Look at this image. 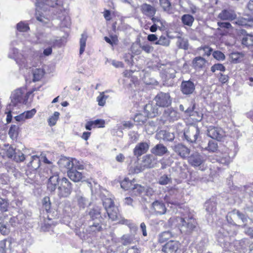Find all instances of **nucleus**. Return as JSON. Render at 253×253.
Wrapping results in <instances>:
<instances>
[{
    "label": "nucleus",
    "mask_w": 253,
    "mask_h": 253,
    "mask_svg": "<svg viewBox=\"0 0 253 253\" xmlns=\"http://www.w3.org/2000/svg\"><path fill=\"white\" fill-rule=\"evenodd\" d=\"M33 91H28L25 95L21 89L15 90L11 95V102L8 104V107L10 109H14L19 103H26L28 100V97L32 93Z\"/></svg>",
    "instance_id": "nucleus-6"
},
{
    "label": "nucleus",
    "mask_w": 253,
    "mask_h": 253,
    "mask_svg": "<svg viewBox=\"0 0 253 253\" xmlns=\"http://www.w3.org/2000/svg\"><path fill=\"white\" fill-rule=\"evenodd\" d=\"M173 151L182 159H185L189 156L190 150L182 143H177L171 146Z\"/></svg>",
    "instance_id": "nucleus-15"
},
{
    "label": "nucleus",
    "mask_w": 253,
    "mask_h": 253,
    "mask_svg": "<svg viewBox=\"0 0 253 253\" xmlns=\"http://www.w3.org/2000/svg\"><path fill=\"white\" fill-rule=\"evenodd\" d=\"M152 192L153 191L151 189H148L146 191V189L144 186L138 184H134L131 189V194L134 196H140L145 192L148 194Z\"/></svg>",
    "instance_id": "nucleus-28"
},
{
    "label": "nucleus",
    "mask_w": 253,
    "mask_h": 253,
    "mask_svg": "<svg viewBox=\"0 0 253 253\" xmlns=\"http://www.w3.org/2000/svg\"><path fill=\"white\" fill-rule=\"evenodd\" d=\"M106 211L109 218L112 221H119V223L126 225H128L130 223L129 221L126 219H122L120 220V214L119 212V209L116 206L108 209Z\"/></svg>",
    "instance_id": "nucleus-14"
},
{
    "label": "nucleus",
    "mask_w": 253,
    "mask_h": 253,
    "mask_svg": "<svg viewBox=\"0 0 253 253\" xmlns=\"http://www.w3.org/2000/svg\"><path fill=\"white\" fill-rule=\"evenodd\" d=\"M156 105L160 107H168L171 105L172 99L169 93L160 92L155 97Z\"/></svg>",
    "instance_id": "nucleus-11"
},
{
    "label": "nucleus",
    "mask_w": 253,
    "mask_h": 253,
    "mask_svg": "<svg viewBox=\"0 0 253 253\" xmlns=\"http://www.w3.org/2000/svg\"><path fill=\"white\" fill-rule=\"evenodd\" d=\"M103 205L104 207L105 211L108 209L115 207L113 200L111 198H106L102 200Z\"/></svg>",
    "instance_id": "nucleus-49"
},
{
    "label": "nucleus",
    "mask_w": 253,
    "mask_h": 253,
    "mask_svg": "<svg viewBox=\"0 0 253 253\" xmlns=\"http://www.w3.org/2000/svg\"><path fill=\"white\" fill-rule=\"evenodd\" d=\"M59 115L60 114L58 112H55L53 115L49 118L48 122L50 126H53L56 124Z\"/></svg>",
    "instance_id": "nucleus-57"
},
{
    "label": "nucleus",
    "mask_w": 253,
    "mask_h": 253,
    "mask_svg": "<svg viewBox=\"0 0 253 253\" xmlns=\"http://www.w3.org/2000/svg\"><path fill=\"white\" fill-rule=\"evenodd\" d=\"M17 30L21 32H27L29 30V27L26 23L21 21L16 25Z\"/></svg>",
    "instance_id": "nucleus-55"
},
{
    "label": "nucleus",
    "mask_w": 253,
    "mask_h": 253,
    "mask_svg": "<svg viewBox=\"0 0 253 253\" xmlns=\"http://www.w3.org/2000/svg\"><path fill=\"white\" fill-rule=\"evenodd\" d=\"M12 159L16 162H22L25 160V157L23 153L18 150L16 151L15 154H14Z\"/></svg>",
    "instance_id": "nucleus-56"
},
{
    "label": "nucleus",
    "mask_w": 253,
    "mask_h": 253,
    "mask_svg": "<svg viewBox=\"0 0 253 253\" xmlns=\"http://www.w3.org/2000/svg\"><path fill=\"white\" fill-rule=\"evenodd\" d=\"M141 163L144 169L153 168L157 163V159L152 155H147L142 158Z\"/></svg>",
    "instance_id": "nucleus-25"
},
{
    "label": "nucleus",
    "mask_w": 253,
    "mask_h": 253,
    "mask_svg": "<svg viewBox=\"0 0 253 253\" xmlns=\"http://www.w3.org/2000/svg\"><path fill=\"white\" fill-rule=\"evenodd\" d=\"M149 148V145L146 142L138 143L133 149L134 155L137 157H140L146 153Z\"/></svg>",
    "instance_id": "nucleus-22"
},
{
    "label": "nucleus",
    "mask_w": 253,
    "mask_h": 253,
    "mask_svg": "<svg viewBox=\"0 0 253 253\" xmlns=\"http://www.w3.org/2000/svg\"><path fill=\"white\" fill-rule=\"evenodd\" d=\"M142 13L148 17L154 16L156 10L154 7L147 3L143 4L140 7Z\"/></svg>",
    "instance_id": "nucleus-31"
},
{
    "label": "nucleus",
    "mask_w": 253,
    "mask_h": 253,
    "mask_svg": "<svg viewBox=\"0 0 253 253\" xmlns=\"http://www.w3.org/2000/svg\"><path fill=\"white\" fill-rule=\"evenodd\" d=\"M86 230V232L88 233V234L91 235H93L94 234L101 231V230L94 226L93 224H88V226L87 227Z\"/></svg>",
    "instance_id": "nucleus-64"
},
{
    "label": "nucleus",
    "mask_w": 253,
    "mask_h": 253,
    "mask_svg": "<svg viewBox=\"0 0 253 253\" xmlns=\"http://www.w3.org/2000/svg\"><path fill=\"white\" fill-rule=\"evenodd\" d=\"M180 246L179 242L170 240L163 246L162 251L164 253H176Z\"/></svg>",
    "instance_id": "nucleus-17"
},
{
    "label": "nucleus",
    "mask_w": 253,
    "mask_h": 253,
    "mask_svg": "<svg viewBox=\"0 0 253 253\" xmlns=\"http://www.w3.org/2000/svg\"><path fill=\"white\" fill-rule=\"evenodd\" d=\"M12 243V239L8 238L0 241V250L5 253L6 250L10 249L11 244Z\"/></svg>",
    "instance_id": "nucleus-41"
},
{
    "label": "nucleus",
    "mask_w": 253,
    "mask_h": 253,
    "mask_svg": "<svg viewBox=\"0 0 253 253\" xmlns=\"http://www.w3.org/2000/svg\"><path fill=\"white\" fill-rule=\"evenodd\" d=\"M171 181V178L168 175L164 174L161 176L159 179V183L161 185H167Z\"/></svg>",
    "instance_id": "nucleus-62"
},
{
    "label": "nucleus",
    "mask_w": 253,
    "mask_h": 253,
    "mask_svg": "<svg viewBox=\"0 0 253 253\" xmlns=\"http://www.w3.org/2000/svg\"><path fill=\"white\" fill-rule=\"evenodd\" d=\"M160 4L163 10L169 14L172 13V7L169 0H159Z\"/></svg>",
    "instance_id": "nucleus-38"
},
{
    "label": "nucleus",
    "mask_w": 253,
    "mask_h": 253,
    "mask_svg": "<svg viewBox=\"0 0 253 253\" xmlns=\"http://www.w3.org/2000/svg\"><path fill=\"white\" fill-rule=\"evenodd\" d=\"M148 118L145 114L138 113L135 115L133 120L135 122L138 123V125H142L146 122Z\"/></svg>",
    "instance_id": "nucleus-46"
},
{
    "label": "nucleus",
    "mask_w": 253,
    "mask_h": 253,
    "mask_svg": "<svg viewBox=\"0 0 253 253\" xmlns=\"http://www.w3.org/2000/svg\"><path fill=\"white\" fill-rule=\"evenodd\" d=\"M40 224L43 231H48L55 225L54 222L47 215L40 217Z\"/></svg>",
    "instance_id": "nucleus-21"
},
{
    "label": "nucleus",
    "mask_w": 253,
    "mask_h": 253,
    "mask_svg": "<svg viewBox=\"0 0 253 253\" xmlns=\"http://www.w3.org/2000/svg\"><path fill=\"white\" fill-rule=\"evenodd\" d=\"M218 17L222 20L232 21L236 18V14L233 10L224 9L218 14Z\"/></svg>",
    "instance_id": "nucleus-26"
},
{
    "label": "nucleus",
    "mask_w": 253,
    "mask_h": 253,
    "mask_svg": "<svg viewBox=\"0 0 253 253\" xmlns=\"http://www.w3.org/2000/svg\"><path fill=\"white\" fill-rule=\"evenodd\" d=\"M200 134V130L198 127L191 126L184 131L185 139L189 143H195Z\"/></svg>",
    "instance_id": "nucleus-13"
},
{
    "label": "nucleus",
    "mask_w": 253,
    "mask_h": 253,
    "mask_svg": "<svg viewBox=\"0 0 253 253\" xmlns=\"http://www.w3.org/2000/svg\"><path fill=\"white\" fill-rule=\"evenodd\" d=\"M75 202L80 209H84L90 205V202L81 192L77 193L75 197Z\"/></svg>",
    "instance_id": "nucleus-20"
},
{
    "label": "nucleus",
    "mask_w": 253,
    "mask_h": 253,
    "mask_svg": "<svg viewBox=\"0 0 253 253\" xmlns=\"http://www.w3.org/2000/svg\"><path fill=\"white\" fill-rule=\"evenodd\" d=\"M179 48L187 50L188 48V42L187 39L183 38H179L177 42Z\"/></svg>",
    "instance_id": "nucleus-50"
},
{
    "label": "nucleus",
    "mask_w": 253,
    "mask_h": 253,
    "mask_svg": "<svg viewBox=\"0 0 253 253\" xmlns=\"http://www.w3.org/2000/svg\"><path fill=\"white\" fill-rule=\"evenodd\" d=\"M58 164L61 169H66L68 170L74 168L79 169H83L84 166L77 160L63 157L58 161Z\"/></svg>",
    "instance_id": "nucleus-9"
},
{
    "label": "nucleus",
    "mask_w": 253,
    "mask_h": 253,
    "mask_svg": "<svg viewBox=\"0 0 253 253\" xmlns=\"http://www.w3.org/2000/svg\"><path fill=\"white\" fill-rule=\"evenodd\" d=\"M216 203L213 200L210 199L205 204L206 211L209 214H211L215 211L216 209Z\"/></svg>",
    "instance_id": "nucleus-37"
},
{
    "label": "nucleus",
    "mask_w": 253,
    "mask_h": 253,
    "mask_svg": "<svg viewBox=\"0 0 253 253\" xmlns=\"http://www.w3.org/2000/svg\"><path fill=\"white\" fill-rule=\"evenodd\" d=\"M235 23L239 26L252 27L253 26V17L238 18Z\"/></svg>",
    "instance_id": "nucleus-34"
},
{
    "label": "nucleus",
    "mask_w": 253,
    "mask_h": 253,
    "mask_svg": "<svg viewBox=\"0 0 253 253\" xmlns=\"http://www.w3.org/2000/svg\"><path fill=\"white\" fill-rule=\"evenodd\" d=\"M31 159V160L28 164V167L35 170L40 167L41 160L40 157L37 155H33Z\"/></svg>",
    "instance_id": "nucleus-35"
},
{
    "label": "nucleus",
    "mask_w": 253,
    "mask_h": 253,
    "mask_svg": "<svg viewBox=\"0 0 253 253\" xmlns=\"http://www.w3.org/2000/svg\"><path fill=\"white\" fill-rule=\"evenodd\" d=\"M151 152L155 155L162 156L168 152V150L163 144L159 143L152 148Z\"/></svg>",
    "instance_id": "nucleus-33"
},
{
    "label": "nucleus",
    "mask_w": 253,
    "mask_h": 253,
    "mask_svg": "<svg viewBox=\"0 0 253 253\" xmlns=\"http://www.w3.org/2000/svg\"><path fill=\"white\" fill-rule=\"evenodd\" d=\"M134 184V182L129 180L128 178H125L120 183L121 188L125 190H128L129 189L131 190L132 187H133Z\"/></svg>",
    "instance_id": "nucleus-45"
},
{
    "label": "nucleus",
    "mask_w": 253,
    "mask_h": 253,
    "mask_svg": "<svg viewBox=\"0 0 253 253\" xmlns=\"http://www.w3.org/2000/svg\"><path fill=\"white\" fill-rule=\"evenodd\" d=\"M244 57V54L242 52H235L231 53L229 57L231 61L233 63H237L241 62Z\"/></svg>",
    "instance_id": "nucleus-43"
},
{
    "label": "nucleus",
    "mask_w": 253,
    "mask_h": 253,
    "mask_svg": "<svg viewBox=\"0 0 253 253\" xmlns=\"http://www.w3.org/2000/svg\"><path fill=\"white\" fill-rule=\"evenodd\" d=\"M129 140L131 143L137 141L139 138V134L137 131H130L128 133Z\"/></svg>",
    "instance_id": "nucleus-52"
},
{
    "label": "nucleus",
    "mask_w": 253,
    "mask_h": 253,
    "mask_svg": "<svg viewBox=\"0 0 253 253\" xmlns=\"http://www.w3.org/2000/svg\"><path fill=\"white\" fill-rule=\"evenodd\" d=\"M87 36L86 34L83 33L82 34L81 38L80 39V54H82L85 50V47L86 46V42L87 40Z\"/></svg>",
    "instance_id": "nucleus-47"
},
{
    "label": "nucleus",
    "mask_w": 253,
    "mask_h": 253,
    "mask_svg": "<svg viewBox=\"0 0 253 253\" xmlns=\"http://www.w3.org/2000/svg\"><path fill=\"white\" fill-rule=\"evenodd\" d=\"M212 56L214 58L219 61H223L225 58V56L224 53L218 50L213 51L212 53Z\"/></svg>",
    "instance_id": "nucleus-61"
},
{
    "label": "nucleus",
    "mask_w": 253,
    "mask_h": 253,
    "mask_svg": "<svg viewBox=\"0 0 253 253\" xmlns=\"http://www.w3.org/2000/svg\"><path fill=\"white\" fill-rule=\"evenodd\" d=\"M37 53L33 48L25 47L20 54L17 49L11 48L8 57L14 59L26 80H32L35 82L40 81L45 73L42 69L34 68L33 61Z\"/></svg>",
    "instance_id": "nucleus-1"
},
{
    "label": "nucleus",
    "mask_w": 253,
    "mask_h": 253,
    "mask_svg": "<svg viewBox=\"0 0 253 253\" xmlns=\"http://www.w3.org/2000/svg\"><path fill=\"white\" fill-rule=\"evenodd\" d=\"M150 225L154 226L157 230L159 229V226H164L165 222L162 220L158 219H151L149 221Z\"/></svg>",
    "instance_id": "nucleus-53"
},
{
    "label": "nucleus",
    "mask_w": 253,
    "mask_h": 253,
    "mask_svg": "<svg viewBox=\"0 0 253 253\" xmlns=\"http://www.w3.org/2000/svg\"><path fill=\"white\" fill-rule=\"evenodd\" d=\"M144 168L141 163H135L134 165L131 166L129 168V172L130 173H138L142 171Z\"/></svg>",
    "instance_id": "nucleus-44"
},
{
    "label": "nucleus",
    "mask_w": 253,
    "mask_h": 253,
    "mask_svg": "<svg viewBox=\"0 0 253 253\" xmlns=\"http://www.w3.org/2000/svg\"><path fill=\"white\" fill-rule=\"evenodd\" d=\"M205 161V157L198 152L192 153L188 158V162L190 165L194 168L199 167V169L202 170L205 169L203 168Z\"/></svg>",
    "instance_id": "nucleus-12"
},
{
    "label": "nucleus",
    "mask_w": 253,
    "mask_h": 253,
    "mask_svg": "<svg viewBox=\"0 0 253 253\" xmlns=\"http://www.w3.org/2000/svg\"><path fill=\"white\" fill-rule=\"evenodd\" d=\"M49 36L45 33L42 32H38L36 34L37 40L34 41L37 43H47L50 45H54V41L49 39Z\"/></svg>",
    "instance_id": "nucleus-23"
},
{
    "label": "nucleus",
    "mask_w": 253,
    "mask_h": 253,
    "mask_svg": "<svg viewBox=\"0 0 253 253\" xmlns=\"http://www.w3.org/2000/svg\"><path fill=\"white\" fill-rule=\"evenodd\" d=\"M179 212L181 216L176 217L174 221L181 233H191L196 227V221L194 218V214L188 208L180 209Z\"/></svg>",
    "instance_id": "nucleus-3"
},
{
    "label": "nucleus",
    "mask_w": 253,
    "mask_h": 253,
    "mask_svg": "<svg viewBox=\"0 0 253 253\" xmlns=\"http://www.w3.org/2000/svg\"><path fill=\"white\" fill-rule=\"evenodd\" d=\"M55 166L48 168L51 175L47 184V189L50 192H54L57 189L58 196L61 197H67L72 191V183L66 177L59 178V172Z\"/></svg>",
    "instance_id": "nucleus-2"
},
{
    "label": "nucleus",
    "mask_w": 253,
    "mask_h": 253,
    "mask_svg": "<svg viewBox=\"0 0 253 253\" xmlns=\"http://www.w3.org/2000/svg\"><path fill=\"white\" fill-rule=\"evenodd\" d=\"M160 133L163 135V139L166 141H171L175 137L174 133L166 131H162Z\"/></svg>",
    "instance_id": "nucleus-54"
},
{
    "label": "nucleus",
    "mask_w": 253,
    "mask_h": 253,
    "mask_svg": "<svg viewBox=\"0 0 253 253\" xmlns=\"http://www.w3.org/2000/svg\"><path fill=\"white\" fill-rule=\"evenodd\" d=\"M206 63V60L201 56L196 57L192 61L193 66L196 69L202 68Z\"/></svg>",
    "instance_id": "nucleus-36"
},
{
    "label": "nucleus",
    "mask_w": 253,
    "mask_h": 253,
    "mask_svg": "<svg viewBox=\"0 0 253 253\" xmlns=\"http://www.w3.org/2000/svg\"><path fill=\"white\" fill-rule=\"evenodd\" d=\"M195 109V103L194 102H192L189 107L186 110H185V113L188 116H192L194 115V113H196L194 111Z\"/></svg>",
    "instance_id": "nucleus-63"
},
{
    "label": "nucleus",
    "mask_w": 253,
    "mask_h": 253,
    "mask_svg": "<svg viewBox=\"0 0 253 253\" xmlns=\"http://www.w3.org/2000/svg\"><path fill=\"white\" fill-rule=\"evenodd\" d=\"M244 33H246V32L243 31L242 33L243 34ZM242 43L243 45H245L247 46H253V35L252 34H246L245 36L242 39Z\"/></svg>",
    "instance_id": "nucleus-40"
},
{
    "label": "nucleus",
    "mask_w": 253,
    "mask_h": 253,
    "mask_svg": "<svg viewBox=\"0 0 253 253\" xmlns=\"http://www.w3.org/2000/svg\"><path fill=\"white\" fill-rule=\"evenodd\" d=\"M181 20L183 25L191 27L194 21V18L190 14H185L182 16Z\"/></svg>",
    "instance_id": "nucleus-42"
},
{
    "label": "nucleus",
    "mask_w": 253,
    "mask_h": 253,
    "mask_svg": "<svg viewBox=\"0 0 253 253\" xmlns=\"http://www.w3.org/2000/svg\"><path fill=\"white\" fill-rule=\"evenodd\" d=\"M35 2L36 9L37 19L44 24L47 23L48 19L42 14H40L41 10L46 11L57 5V0H33Z\"/></svg>",
    "instance_id": "nucleus-5"
},
{
    "label": "nucleus",
    "mask_w": 253,
    "mask_h": 253,
    "mask_svg": "<svg viewBox=\"0 0 253 253\" xmlns=\"http://www.w3.org/2000/svg\"><path fill=\"white\" fill-rule=\"evenodd\" d=\"M61 11V13H59L57 17L60 20V26L62 27L69 28L71 26V20L70 17L67 15V12L63 10Z\"/></svg>",
    "instance_id": "nucleus-27"
},
{
    "label": "nucleus",
    "mask_w": 253,
    "mask_h": 253,
    "mask_svg": "<svg viewBox=\"0 0 253 253\" xmlns=\"http://www.w3.org/2000/svg\"><path fill=\"white\" fill-rule=\"evenodd\" d=\"M101 208L98 207H95L90 209L88 212L90 220H104L103 217L101 215Z\"/></svg>",
    "instance_id": "nucleus-30"
},
{
    "label": "nucleus",
    "mask_w": 253,
    "mask_h": 253,
    "mask_svg": "<svg viewBox=\"0 0 253 253\" xmlns=\"http://www.w3.org/2000/svg\"><path fill=\"white\" fill-rule=\"evenodd\" d=\"M238 150L237 144L234 142L230 141L226 142V145L220 148L219 151L222 156L218 161L220 163L228 165L236 156Z\"/></svg>",
    "instance_id": "nucleus-4"
},
{
    "label": "nucleus",
    "mask_w": 253,
    "mask_h": 253,
    "mask_svg": "<svg viewBox=\"0 0 253 253\" xmlns=\"http://www.w3.org/2000/svg\"><path fill=\"white\" fill-rule=\"evenodd\" d=\"M78 170H79L78 168H74L68 171L69 177L75 182L80 181L83 178V174Z\"/></svg>",
    "instance_id": "nucleus-32"
},
{
    "label": "nucleus",
    "mask_w": 253,
    "mask_h": 253,
    "mask_svg": "<svg viewBox=\"0 0 253 253\" xmlns=\"http://www.w3.org/2000/svg\"><path fill=\"white\" fill-rule=\"evenodd\" d=\"M18 127L15 125H12L9 128L8 134L12 139H15L17 135Z\"/></svg>",
    "instance_id": "nucleus-60"
},
{
    "label": "nucleus",
    "mask_w": 253,
    "mask_h": 253,
    "mask_svg": "<svg viewBox=\"0 0 253 253\" xmlns=\"http://www.w3.org/2000/svg\"><path fill=\"white\" fill-rule=\"evenodd\" d=\"M180 118L179 113L173 108H168L164 110L161 120L164 124L173 123Z\"/></svg>",
    "instance_id": "nucleus-10"
},
{
    "label": "nucleus",
    "mask_w": 253,
    "mask_h": 253,
    "mask_svg": "<svg viewBox=\"0 0 253 253\" xmlns=\"http://www.w3.org/2000/svg\"><path fill=\"white\" fill-rule=\"evenodd\" d=\"M10 232V227L7 222H0V233L3 235H7Z\"/></svg>",
    "instance_id": "nucleus-48"
},
{
    "label": "nucleus",
    "mask_w": 253,
    "mask_h": 253,
    "mask_svg": "<svg viewBox=\"0 0 253 253\" xmlns=\"http://www.w3.org/2000/svg\"><path fill=\"white\" fill-rule=\"evenodd\" d=\"M9 206L8 200L0 198V211L3 212L7 211ZM0 218L1 216H0Z\"/></svg>",
    "instance_id": "nucleus-51"
},
{
    "label": "nucleus",
    "mask_w": 253,
    "mask_h": 253,
    "mask_svg": "<svg viewBox=\"0 0 253 253\" xmlns=\"http://www.w3.org/2000/svg\"><path fill=\"white\" fill-rule=\"evenodd\" d=\"M173 236L174 234L171 231H164L159 234L158 241L160 243H164Z\"/></svg>",
    "instance_id": "nucleus-39"
},
{
    "label": "nucleus",
    "mask_w": 253,
    "mask_h": 253,
    "mask_svg": "<svg viewBox=\"0 0 253 253\" xmlns=\"http://www.w3.org/2000/svg\"><path fill=\"white\" fill-rule=\"evenodd\" d=\"M211 71L212 73H214L216 71L224 72L225 71V67L222 64L217 63L214 64L211 67Z\"/></svg>",
    "instance_id": "nucleus-59"
},
{
    "label": "nucleus",
    "mask_w": 253,
    "mask_h": 253,
    "mask_svg": "<svg viewBox=\"0 0 253 253\" xmlns=\"http://www.w3.org/2000/svg\"><path fill=\"white\" fill-rule=\"evenodd\" d=\"M201 151H208L209 153L216 152L218 148L217 142L213 140H209L207 143L203 142L200 145Z\"/></svg>",
    "instance_id": "nucleus-19"
},
{
    "label": "nucleus",
    "mask_w": 253,
    "mask_h": 253,
    "mask_svg": "<svg viewBox=\"0 0 253 253\" xmlns=\"http://www.w3.org/2000/svg\"><path fill=\"white\" fill-rule=\"evenodd\" d=\"M208 135L210 137L219 141L225 134L223 130L220 127L210 126L208 129Z\"/></svg>",
    "instance_id": "nucleus-18"
},
{
    "label": "nucleus",
    "mask_w": 253,
    "mask_h": 253,
    "mask_svg": "<svg viewBox=\"0 0 253 253\" xmlns=\"http://www.w3.org/2000/svg\"><path fill=\"white\" fill-rule=\"evenodd\" d=\"M156 44H160L164 46H168L169 44V40L165 36H162L156 42Z\"/></svg>",
    "instance_id": "nucleus-58"
},
{
    "label": "nucleus",
    "mask_w": 253,
    "mask_h": 253,
    "mask_svg": "<svg viewBox=\"0 0 253 253\" xmlns=\"http://www.w3.org/2000/svg\"><path fill=\"white\" fill-rule=\"evenodd\" d=\"M176 68V67L169 64L162 69L161 76L164 84L170 86L173 84L172 79L175 77L177 73Z\"/></svg>",
    "instance_id": "nucleus-8"
},
{
    "label": "nucleus",
    "mask_w": 253,
    "mask_h": 253,
    "mask_svg": "<svg viewBox=\"0 0 253 253\" xmlns=\"http://www.w3.org/2000/svg\"><path fill=\"white\" fill-rule=\"evenodd\" d=\"M224 229L220 230L218 233L216 234L217 241L221 247L228 249L229 250L234 251L235 250L233 249L236 246H238L240 243L238 241L232 244H229L228 242L229 236L230 233L227 231L226 232L223 231ZM236 251L240 253L241 251L240 249H235Z\"/></svg>",
    "instance_id": "nucleus-7"
},
{
    "label": "nucleus",
    "mask_w": 253,
    "mask_h": 253,
    "mask_svg": "<svg viewBox=\"0 0 253 253\" xmlns=\"http://www.w3.org/2000/svg\"><path fill=\"white\" fill-rule=\"evenodd\" d=\"M144 113L148 117L153 118L159 114L158 106L156 105H154L152 103L146 104L144 107Z\"/></svg>",
    "instance_id": "nucleus-24"
},
{
    "label": "nucleus",
    "mask_w": 253,
    "mask_h": 253,
    "mask_svg": "<svg viewBox=\"0 0 253 253\" xmlns=\"http://www.w3.org/2000/svg\"><path fill=\"white\" fill-rule=\"evenodd\" d=\"M152 208L157 214H164L167 211L165 204L163 202L158 201H156L152 204Z\"/></svg>",
    "instance_id": "nucleus-29"
},
{
    "label": "nucleus",
    "mask_w": 253,
    "mask_h": 253,
    "mask_svg": "<svg viewBox=\"0 0 253 253\" xmlns=\"http://www.w3.org/2000/svg\"><path fill=\"white\" fill-rule=\"evenodd\" d=\"M195 90V84L191 80L183 81L180 85V90L186 95H190L194 93Z\"/></svg>",
    "instance_id": "nucleus-16"
}]
</instances>
